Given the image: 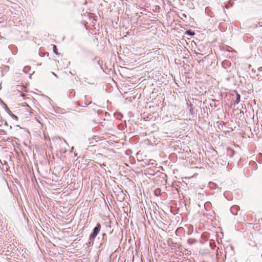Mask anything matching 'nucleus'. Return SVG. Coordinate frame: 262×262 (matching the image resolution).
Returning <instances> with one entry per match:
<instances>
[{
    "mask_svg": "<svg viewBox=\"0 0 262 262\" xmlns=\"http://www.w3.org/2000/svg\"><path fill=\"white\" fill-rule=\"evenodd\" d=\"M101 228V224L100 223H97L90 235L88 242L84 245V247H85V248L91 247L93 245L94 240L99 233Z\"/></svg>",
    "mask_w": 262,
    "mask_h": 262,
    "instance_id": "obj_1",
    "label": "nucleus"
},
{
    "mask_svg": "<svg viewBox=\"0 0 262 262\" xmlns=\"http://www.w3.org/2000/svg\"><path fill=\"white\" fill-rule=\"evenodd\" d=\"M106 241H107V235L106 233H103L102 234V238H101V242L100 244L99 248H103L105 245V243H106Z\"/></svg>",
    "mask_w": 262,
    "mask_h": 262,
    "instance_id": "obj_2",
    "label": "nucleus"
},
{
    "mask_svg": "<svg viewBox=\"0 0 262 262\" xmlns=\"http://www.w3.org/2000/svg\"><path fill=\"white\" fill-rule=\"evenodd\" d=\"M239 210V207L236 205L232 206L230 208L231 213L234 215L237 214L238 211Z\"/></svg>",
    "mask_w": 262,
    "mask_h": 262,
    "instance_id": "obj_3",
    "label": "nucleus"
},
{
    "mask_svg": "<svg viewBox=\"0 0 262 262\" xmlns=\"http://www.w3.org/2000/svg\"><path fill=\"white\" fill-rule=\"evenodd\" d=\"M235 151L232 148L228 147L227 148V156L230 158H232L235 154Z\"/></svg>",
    "mask_w": 262,
    "mask_h": 262,
    "instance_id": "obj_4",
    "label": "nucleus"
},
{
    "mask_svg": "<svg viewBox=\"0 0 262 262\" xmlns=\"http://www.w3.org/2000/svg\"><path fill=\"white\" fill-rule=\"evenodd\" d=\"M188 105L190 107V108L189 110V114L191 115V117L193 118L195 116H196V113L192 108V104L190 103L189 104H188Z\"/></svg>",
    "mask_w": 262,
    "mask_h": 262,
    "instance_id": "obj_5",
    "label": "nucleus"
},
{
    "mask_svg": "<svg viewBox=\"0 0 262 262\" xmlns=\"http://www.w3.org/2000/svg\"><path fill=\"white\" fill-rule=\"evenodd\" d=\"M185 34L189 36H193L195 35V32L191 30H188L185 32Z\"/></svg>",
    "mask_w": 262,
    "mask_h": 262,
    "instance_id": "obj_6",
    "label": "nucleus"
},
{
    "mask_svg": "<svg viewBox=\"0 0 262 262\" xmlns=\"http://www.w3.org/2000/svg\"><path fill=\"white\" fill-rule=\"evenodd\" d=\"M236 100H235V101L234 102V105L238 104L239 103V102H240V100H241V95L238 93H236Z\"/></svg>",
    "mask_w": 262,
    "mask_h": 262,
    "instance_id": "obj_7",
    "label": "nucleus"
},
{
    "mask_svg": "<svg viewBox=\"0 0 262 262\" xmlns=\"http://www.w3.org/2000/svg\"><path fill=\"white\" fill-rule=\"evenodd\" d=\"M209 187L211 188V189H215L217 188V185L214 183H213V182H210L209 183Z\"/></svg>",
    "mask_w": 262,
    "mask_h": 262,
    "instance_id": "obj_8",
    "label": "nucleus"
},
{
    "mask_svg": "<svg viewBox=\"0 0 262 262\" xmlns=\"http://www.w3.org/2000/svg\"><path fill=\"white\" fill-rule=\"evenodd\" d=\"M53 52L55 54H56V55L59 54V53L58 52V49H57V46L55 45H54L53 46Z\"/></svg>",
    "mask_w": 262,
    "mask_h": 262,
    "instance_id": "obj_9",
    "label": "nucleus"
},
{
    "mask_svg": "<svg viewBox=\"0 0 262 262\" xmlns=\"http://www.w3.org/2000/svg\"><path fill=\"white\" fill-rule=\"evenodd\" d=\"M209 245H210V247L212 249H214V248L216 247L215 243L213 241H210Z\"/></svg>",
    "mask_w": 262,
    "mask_h": 262,
    "instance_id": "obj_10",
    "label": "nucleus"
},
{
    "mask_svg": "<svg viewBox=\"0 0 262 262\" xmlns=\"http://www.w3.org/2000/svg\"><path fill=\"white\" fill-rule=\"evenodd\" d=\"M10 112L9 113V115H10V116L14 120H17L18 119V117L14 115L13 114H12L10 111H9Z\"/></svg>",
    "mask_w": 262,
    "mask_h": 262,
    "instance_id": "obj_11",
    "label": "nucleus"
},
{
    "mask_svg": "<svg viewBox=\"0 0 262 262\" xmlns=\"http://www.w3.org/2000/svg\"><path fill=\"white\" fill-rule=\"evenodd\" d=\"M0 134L6 135L7 132L4 129H0Z\"/></svg>",
    "mask_w": 262,
    "mask_h": 262,
    "instance_id": "obj_12",
    "label": "nucleus"
},
{
    "mask_svg": "<svg viewBox=\"0 0 262 262\" xmlns=\"http://www.w3.org/2000/svg\"><path fill=\"white\" fill-rule=\"evenodd\" d=\"M257 24L260 27H262V19H259Z\"/></svg>",
    "mask_w": 262,
    "mask_h": 262,
    "instance_id": "obj_13",
    "label": "nucleus"
},
{
    "mask_svg": "<svg viewBox=\"0 0 262 262\" xmlns=\"http://www.w3.org/2000/svg\"><path fill=\"white\" fill-rule=\"evenodd\" d=\"M30 69V68L29 67H26L24 69V71L25 72H27V70Z\"/></svg>",
    "mask_w": 262,
    "mask_h": 262,
    "instance_id": "obj_14",
    "label": "nucleus"
},
{
    "mask_svg": "<svg viewBox=\"0 0 262 262\" xmlns=\"http://www.w3.org/2000/svg\"><path fill=\"white\" fill-rule=\"evenodd\" d=\"M188 242L189 243H190V244H193V243H194V241H193V239H188Z\"/></svg>",
    "mask_w": 262,
    "mask_h": 262,
    "instance_id": "obj_15",
    "label": "nucleus"
},
{
    "mask_svg": "<svg viewBox=\"0 0 262 262\" xmlns=\"http://www.w3.org/2000/svg\"><path fill=\"white\" fill-rule=\"evenodd\" d=\"M196 56L198 58H201V56L202 55V54L196 53Z\"/></svg>",
    "mask_w": 262,
    "mask_h": 262,
    "instance_id": "obj_16",
    "label": "nucleus"
},
{
    "mask_svg": "<svg viewBox=\"0 0 262 262\" xmlns=\"http://www.w3.org/2000/svg\"><path fill=\"white\" fill-rule=\"evenodd\" d=\"M98 164L100 165V167L105 166H106V164H104V163H102V164L98 163Z\"/></svg>",
    "mask_w": 262,
    "mask_h": 262,
    "instance_id": "obj_17",
    "label": "nucleus"
},
{
    "mask_svg": "<svg viewBox=\"0 0 262 262\" xmlns=\"http://www.w3.org/2000/svg\"><path fill=\"white\" fill-rule=\"evenodd\" d=\"M91 164H92V165H95V163H96L97 162H95V161H94V160H92V162H91Z\"/></svg>",
    "mask_w": 262,
    "mask_h": 262,
    "instance_id": "obj_18",
    "label": "nucleus"
},
{
    "mask_svg": "<svg viewBox=\"0 0 262 262\" xmlns=\"http://www.w3.org/2000/svg\"><path fill=\"white\" fill-rule=\"evenodd\" d=\"M258 71L259 72H261L262 71V67L258 68Z\"/></svg>",
    "mask_w": 262,
    "mask_h": 262,
    "instance_id": "obj_19",
    "label": "nucleus"
},
{
    "mask_svg": "<svg viewBox=\"0 0 262 262\" xmlns=\"http://www.w3.org/2000/svg\"><path fill=\"white\" fill-rule=\"evenodd\" d=\"M252 27L254 28H256L257 27V24L253 25Z\"/></svg>",
    "mask_w": 262,
    "mask_h": 262,
    "instance_id": "obj_20",
    "label": "nucleus"
},
{
    "mask_svg": "<svg viewBox=\"0 0 262 262\" xmlns=\"http://www.w3.org/2000/svg\"><path fill=\"white\" fill-rule=\"evenodd\" d=\"M4 125L6 126H8V124L7 121H5Z\"/></svg>",
    "mask_w": 262,
    "mask_h": 262,
    "instance_id": "obj_21",
    "label": "nucleus"
},
{
    "mask_svg": "<svg viewBox=\"0 0 262 262\" xmlns=\"http://www.w3.org/2000/svg\"><path fill=\"white\" fill-rule=\"evenodd\" d=\"M73 92H74V90H70V93H73Z\"/></svg>",
    "mask_w": 262,
    "mask_h": 262,
    "instance_id": "obj_22",
    "label": "nucleus"
},
{
    "mask_svg": "<svg viewBox=\"0 0 262 262\" xmlns=\"http://www.w3.org/2000/svg\"><path fill=\"white\" fill-rule=\"evenodd\" d=\"M230 249H231L232 250H233V247L232 246H231V247H230Z\"/></svg>",
    "mask_w": 262,
    "mask_h": 262,
    "instance_id": "obj_23",
    "label": "nucleus"
},
{
    "mask_svg": "<svg viewBox=\"0 0 262 262\" xmlns=\"http://www.w3.org/2000/svg\"><path fill=\"white\" fill-rule=\"evenodd\" d=\"M53 74H54V75L55 76L57 77V75H56V74H55L54 73H53Z\"/></svg>",
    "mask_w": 262,
    "mask_h": 262,
    "instance_id": "obj_24",
    "label": "nucleus"
},
{
    "mask_svg": "<svg viewBox=\"0 0 262 262\" xmlns=\"http://www.w3.org/2000/svg\"><path fill=\"white\" fill-rule=\"evenodd\" d=\"M183 16H185V17H186V14H183Z\"/></svg>",
    "mask_w": 262,
    "mask_h": 262,
    "instance_id": "obj_25",
    "label": "nucleus"
},
{
    "mask_svg": "<svg viewBox=\"0 0 262 262\" xmlns=\"http://www.w3.org/2000/svg\"><path fill=\"white\" fill-rule=\"evenodd\" d=\"M10 128L11 129L12 128V127L11 126H10Z\"/></svg>",
    "mask_w": 262,
    "mask_h": 262,
    "instance_id": "obj_26",
    "label": "nucleus"
},
{
    "mask_svg": "<svg viewBox=\"0 0 262 262\" xmlns=\"http://www.w3.org/2000/svg\"><path fill=\"white\" fill-rule=\"evenodd\" d=\"M114 254H112L111 256H114Z\"/></svg>",
    "mask_w": 262,
    "mask_h": 262,
    "instance_id": "obj_27",
    "label": "nucleus"
},
{
    "mask_svg": "<svg viewBox=\"0 0 262 262\" xmlns=\"http://www.w3.org/2000/svg\"><path fill=\"white\" fill-rule=\"evenodd\" d=\"M261 257H262V253H261Z\"/></svg>",
    "mask_w": 262,
    "mask_h": 262,
    "instance_id": "obj_28",
    "label": "nucleus"
}]
</instances>
